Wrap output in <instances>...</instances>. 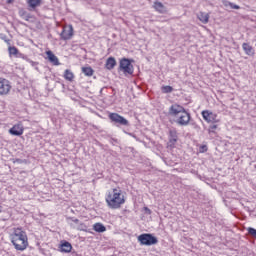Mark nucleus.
Listing matches in <instances>:
<instances>
[{
	"label": "nucleus",
	"mask_w": 256,
	"mask_h": 256,
	"mask_svg": "<svg viewBox=\"0 0 256 256\" xmlns=\"http://www.w3.org/2000/svg\"><path fill=\"white\" fill-rule=\"evenodd\" d=\"M82 73H84V75H86V77H93V68L91 67H83L82 68Z\"/></svg>",
	"instance_id": "412c9836"
},
{
	"label": "nucleus",
	"mask_w": 256,
	"mask_h": 256,
	"mask_svg": "<svg viewBox=\"0 0 256 256\" xmlns=\"http://www.w3.org/2000/svg\"><path fill=\"white\" fill-rule=\"evenodd\" d=\"M242 49L246 55H249L252 57V55H255V49H253V46H251L249 43H243Z\"/></svg>",
	"instance_id": "f8f14e48"
},
{
	"label": "nucleus",
	"mask_w": 256,
	"mask_h": 256,
	"mask_svg": "<svg viewBox=\"0 0 256 256\" xmlns=\"http://www.w3.org/2000/svg\"><path fill=\"white\" fill-rule=\"evenodd\" d=\"M120 69L125 75H133V64L127 58L120 61Z\"/></svg>",
	"instance_id": "39448f33"
},
{
	"label": "nucleus",
	"mask_w": 256,
	"mask_h": 256,
	"mask_svg": "<svg viewBox=\"0 0 256 256\" xmlns=\"http://www.w3.org/2000/svg\"><path fill=\"white\" fill-rule=\"evenodd\" d=\"M177 130H170L169 131V146L175 147V143H177Z\"/></svg>",
	"instance_id": "9b49d317"
},
{
	"label": "nucleus",
	"mask_w": 256,
	"mask_h": 256,
	"mask_svg": "<svg viewBox=\"0 0 256 256\" xmlns=\"http://www.w3.org/2000/svg\"><path fill=\"white\" fill-rule=\"evenodd\" d=\"M29 11L37 9L41 5V0H27Z\"/></svg>",
	"instance_id": "2eb2a0df"
},
{
	"label": "nucleus",
	"mask_w": 256,
	"mask_h": 256,
	"mask_svg": "<svg viewBox=\"0 0 256 256\" xmlns=\"http://www.w3.org/2000/svg\"><path fill=\"white\" fill-rule=\"evenodd\" d=\"M109 119L110 121H112L113 123H117L118 125H129V121L117 113H111L109 115Z\"/></svg>",
	"instance_id": "0eeeda50"
},
{
	"label": "nucleus",
	"mask_w": 256,
	"mask_h": 256,
	"mask_svg": "<svg viewBox=\"0 0 256 256\" xmlns=\"http://www.w3.org/2000/svg\"><path fill=\"white\" fill-rule=\"evenodd\" d=\"M153 8L155 9V11H157L158 13H167V8L165 7V5H163V3L161 2H154Z\"/></svg>",
	"instance_id": "4468645a"
},
{
	"label": "nucleus",
	"mask_w": 256,
	"mask_h": 256,
	"mask_svg": "<svg viewBox=\"0 0 256 256\" xmlns=\"http://www.w3.org/2000/svg\"><path fill=\"white\" fill-rule=\"evenodd\" d=\"M2 207L0 206V213H1Z\"/></svg>",
	"instance_id": "2f4dec72"
},
{
	"label": "nucleus",
	"mask_w": 256,
	"mask_h": 256,
	"mask_svg": "<svg viewBox=\"0 0 256 256\" xmlns=\"http://www.w3.org/2000/svg\"><path fill=\"white\" fill-rule=\"evenodd\" d=\"M148 213H151V210L149 208H145Z\"/></svg>",
	"instance_id": "7c9ffc66"
},
{
	"label": "nucleus",
	"mask_w": 256,
	"mask_h": 256,
	"mask_svg": "<svg viewBox=\"0 0 256 256\" xmlns=\"http://www.w3.org/2000/svg\"><path fill=\"white\" fill-rule=\"evenodd\" d=\"M215 129H217V125H211L209 128V133H215Z\"/></svg>",
	"instance_id": "a878e982"
},
{
	"label": "nucleus",
	"mask_w": 256,
	"mask_h": 256,
	"mask_svg": "<svg viewBox=\"0 0 256 256\" xmlns=\"http://www.w3.org/2000/svg\"><path fill=\"white\" fill-rule=\"evenodd\" d=\"M46 55L50 63H53L54 65H60L59 58H57V56H55L51 50L47 51Z\"/></svg>",
	"instance_id": "ddd939ff"
},
{
	"label": "nucleus",
	"mask_w": 256,
	"mask_h": 256,
	"mask_svg": "<svg viewBox=\"0 0 256 256\" xmlns=\"http://www.w3.org/2000/svg\"><path fill=\"white\" fill-rule=\"evenodd\" d=\"M23 125L22 124H16L12 128L9 129L10 135H14L15 137H21L23 134Z\"/></svg>",
	"instance_id": "9d476101"
},
{
	"label": "nucleus",
	"mask_w": 256,
	"mask_h": 256,
	"mask_svg": "<svg viewBox=\"0 0 256 256\" xmlns=\"http://www.w3.org/2000/svg\"><path fill=\"white\" fill-rule=\"evenodd\" d=\"M61 39L64 41H69L73 37V26H66L60 34Z\"/></svg>",
	"instance_id": "1a4fd4ad"
},
{
	"label": "nucleus",
	"mask_w": 256,
	"mask_h": 256,
	"mask_svg": "<svg viewBox=\"0 0 256 256\" xmlns=\"http://www.w3.org/2000/svg\"><path fill=\"white\" fill-rule=\"evenodd\" d=\"M74 229H77L78 231H87V226L80 222L77 226H74Z\"/></svg>",
	"instance_id": "5701e85b"
},
{
	"label": "nucleus",
	"mask_w": 256,
	"mask_h": 256,
	"mask_svg": "<svg viewBox=\"0 0 256 256\" xmlns=\"http://www.w3.org/2000/svg\"><path fill=\"white\" fill-rule=\"evenodd\" d=\"M231 9H239V5L237 4H233V3H229Z\"/></svg>",
	"instance_id": "cd10ccee"
},
{
	"label": "nucleus",
	"mask_w": 256,
	"mask_h": 256,
	"mask_svg": "<svg viewBox=\"0 0 256 256\" xmlns=\"http://www.w3.org/2000/svg\"><path fill=\"white\" fill-rule=\"evenodd\" d=\"M19 15H20V17L25 19V21H29V19H31V15H29V13H27V11H25L24 9H21L19 11Z\"/></svg>",
	"instance_id": "4be33fe9"
},
{
	"label": "nucleus",
	"mask_w": 256,
	"mask_h": 256,
	"mask_svg": "<svg viewBox=\"0 0 256 256\" xmlns=\"http://www.w3.org/2000/svg\"><path fill=\"white\" fill-rule=\"evenodd\" d=\"M93 229L96 231V233H105V231H107V228L102 223H95L93 225Z\"/></svg>",
	"instance_id": "f3484780"
},
{
	"label": "nucleus",
	"mask_w": 256,
	"mask_h": 256,
	"mask_svg": "<svg viewBox=\"0 0 256 256\" xmlns=\"http://www.w3.org/2000/svg\"><path fill=\"white\" fill-rule=\"evenodd\" d=\"M70 219H71L72 223H75V225H78V224L81 223V222L79 221V219H77V218H70Z\"/></svg>",
	"instance_id": "bb28decb"
},
{
	"label": "nucleus",
	"mask_w": 256,
	"mask_h": 256,
	"mask_svg": "<svg viewBox=\"0 0 256 256\" xmlns=\"http://www.w3.org/2000/svg\"><path fill=\"white\" fill-rule=\"evenodd\" d=\"M162 93H173V87L171 86H162Z\"/></svg>",
	"instance_id": "393cba45"
},
{
	"label": "nucleus",
	"mask_w": 256,
	"mask_h": 256,
	"mask_svg": "<svg viewBox=\"0 0 256 256\" xmlns=\"http://www.w3.org/2000/svg\"><path fill=\"white\" fill-rule=\"evenodd\" d=\"M170 117H174V122L180 127H187L191 121V114L179 104H173L168 110Z\"/></svg>",
	"instance_id": "f257e3e1"
},
{
	"label": "nucleus",
	"mask_w": 256,
	"mask_h": 256,
	"mask_svg": "<svg viewBox=\"0 0 256 256\" xmlns=\"http://www.w3.org/2000/svg\"><path fill=\"white\" fill-rule=\"evenodd\" d=\"M15 0H7V3H13Z\"/></svg>",
	"instance_id": "c85d7f7f"
},
{
	"label": "nucleus",
	"mask_w": 256,
	"mask_h": 256,
	"mask_svg": "<svg viewBox=\"0 0 256 256\" xmlns=\"http://www.w3.org/2000/svg\"><path fill=\"white\" fill-rule=\"evenodd\" d=\"M138 241L141 243V245H157L159 243V240L157 237L153 236L152 234H141L138 236Z\"/></svg>",
	"instance_id": "20e7f679"
},
{
	"label": "nucleus",
	"mask_w": 256,
	"mask_h": 256,
	"mask_svg": "<svg viewBox=\"0 0 256 256\" xmlns=\"http://www.w3.org/2000/svg\"><path fill=\"white\" fill-rule=\"evenodd\" d=\"M11 91V82L5 78H0V95H9Z\"/></svg>",
	"instance_id": "6e6552de"
},
{
	"label": "nucleus",
	"mask_w": 256,
	"mask_h": 256,
	"mask_svg": "<svg viewBox=\"0 0 256 256\" xmlns=\"http://www.w3.org/2000/svg\"><path fill=\"white\" fill-rule=\"evenodd\" d=\"M202 149H204L205 151H207V146H202Z\"/></svg>",
	"instance_id": "c756f323"
},
{
	"label": "nucleus",
	"mask_w": 256,
	"mask_h": 256,
	"mask_svg": "<svg viewBox=\"0 0 256 256\" xmlns=\"http://www.w3.org/2000/svg\"><path fill=\"white\" fill-rule=\"evenodd\" d=\"M11 243L16 251H25L29 247V238L27 232L21 228H15L13 233L10 235Z\"/></svg>",
	"instance_id": "f03ea898"
},
{
	"label": "nucleus",
	"mask_w": 256,
	"mask_h": 256,
	"mask_svg": "<svg viewBox=\"0 0 256 256\" xmlns=\"http://www.w3.org/2000/svg\"><path fill=\"white\" fill-rule=\"evenodd\" d=\"M71 249H73V246L71 245V243L65 241L61 244L62 253H71Z\"/></svg>",
	"instance_id": "dca6fc26"
},
{
	"label": "nucleus",
	"mask_w": 256,
	"mask_h": 256,
	"mask_svg": "<svg viewBox=\"0 0 256 256\" xmlns=\"http://www.w3.org/2000/svg\"><path fill=\"white\" fill-rule=\"evenodd\" d=\"M198 19L199 21H201V23L207 24L209 23V14L205 12H200L198 15Z\"/></svg>",
	"instance_id": "a211bd4d"
},
{
	"label": "nucleus",
	"mask_w": 256,
	"mask_h": 256,
	"mask_svg": "<svg viewBox=\"0 0 256 256\" xmlns=\"http://www.w3.org/2000/svg\"><path fill=\"white\" fill-rule=\"evenodd\" d=\"M201 114L206 123H219V120L217 119V114L209 110H203Z\"/></svg>",
	"instance_id": "423d86ee"
},
{
	"label": "nucleus",
	"mask_w": 256,
	"mask_h": 256,
	"mask_svg": "<svg viewBox=\"0 0 256 256\" xmlns=\"http://www.w3.org/2000/svg\"><path fill=\"white\" fill-rule=\"evenodd\" d=\"M9 55H17L19 53V50L15 46H10L8 48Z\"/></svg>",
	"instance_id": "b1692460"
},
{
	"label": "nucleus",
	"mask_w": 256,
	"mask_h": 256,
	"mask_svg": "<svg viewBox=\"0 0 256 256\" xmlns=\"http://www.w3.org/2000/svg\"><path fill=\"white\" fill-rule=\"evenodd\" d=\"M64 79H66V81H73V79H75V74H73L71 70L67 69L64 72Z\"/></svg>",
	"instance_id": "aec40b11"
},
{
	"label": "nucleus",
	"mask_w": 256,
	"mask_h": 256,
	"mask_svg": "<svg viewBox=\"0 0 256 256\" xmlns=\"http://www.w3.org/2000/svg\"><path fill=\"white\" fill-rule=\"evenodd\" d=\"M115 65H117V61H115V58L110 57L107 59L106 61V69H113L115 67Z\"/></svg>",
	"instance_id": "6ab92c4d"
},
{
	"label": "nucleus",
	"mask_w": 256,
	"mask_h": 256,
	"mask_svg": "<svg viewBox=\"0 0 256 256\" xmlns=\"http://www.w3.org/2000/svg\"><path fill=\"white\" fill-rule=\"evenodd\" d=\"M106 203L110 209H121V205L125 203V196L121 194V190L114 188L106 196Z\"/></svg>",
	"instance_id": "7ed1b4c3"
}]
</instances>
